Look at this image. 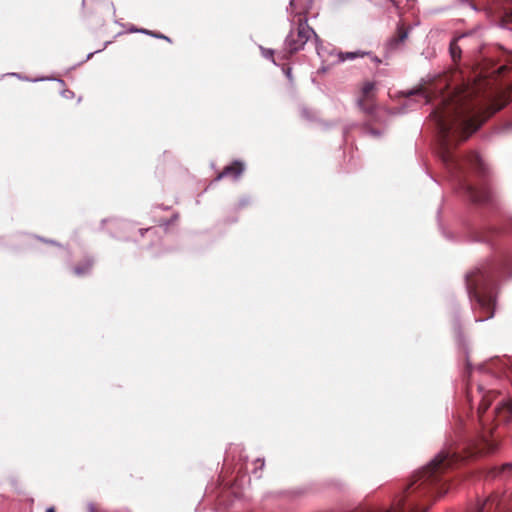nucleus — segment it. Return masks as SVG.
I'll return each mask as SVG.
<instances>
[{
    "instance_id": "obj_10",
    "label": "nucleus",
    "mask_w": 512,
    "mask_h": 512,
    "mask_svg": "<svg viewBox=\"0 0 512 512\" xmlns=\"http://www.w3.org/2000/svg\"><path fill=\"white\" fill-rule=\"evenodd\" d=\"M467 192L469 194L470 199L479 204H485L492 201V192L489 188H473L471 186L467 187Z\"/></svg>"
},
{
    "instance_id": "obj_26",
    "label": "nucleus",
    "mask_w": 512,
    "mask_h": 512,
    "mask_svg": "<svg viewBox=\"0 0 512 512\" xmlns=\"http://www.w3.org/2000/svg\"><path fill=\"white\" fill-rule=\"evenodd\" d=\"M506 17L509 21H512V8L506 12Z\"/></svg>"
},
{
    "instance_id": "obj_37",
    "label": "nucleus",
    "mask_w": 512,
    "mask_h": 512,
    "mask_svg": "<svg viewBox=\"0 0 512 512\" xmlns=\"http://www.w3.org/2000/svg\"><path fill=\"white\" fill-rule=\"evenodd\" d=\"M472 9H476V7L473 4H469Z\"/></svg>"
},
{
    "instance_id": "obj_38",
    "label": "nucleus",
    "mask_w": 512,
    "mask_h": 512,
    "mask_svg": "<svg viewBox=\"0 0 512 512\" xmlns=\"http://www.w3.org/2000/svg\"><path fill=\"white\" fill-rule=\"evenodd\" d=\"M389 1L392 2L395 5V1L394 0H389Z\"/></svg>"
},
{
    "instance_id": "obj_33",
    "label": "nucleus",
    "mask_w": 512,
    "mask_h": 512,
    "mask_svg": "<svg viewBox=\"0 0 512 512\" xmlns=\"http://www.w3.org/2000/svg\"><path fill=\"white\" fill-rule=\"evenodd\" d=\"M294 2H295V0H290V3H289V4H290V6H291V7H293V6H294Z\"/></svg>"
},
{
    "instance_id": "obj_22",
    "label": "nucleus",
    "mask_w": 512,
    "mask_h": 512,
    "mask_svg": "<svg viewBox=\"0 0 512 512\" xmlns=\"http://www.w3.org/2000/svg\"><path fill=\"white\" fill-rule=\"evenodd\" d=\"M255 464H256V465H259V466H256L255 470L253 471V473H254V474H256V470H257V468L262 469V468L264 467V460H262V459H257V460L255 461Z\"/></svg>"
},
{
    "instance_id": "obj_20",
    "label": "nucleus",
    "mask_w": 512,
    "mask_h": 512,
    "mask_svg": "<svg viewBox=\"0 0 512 512\" xmlns=\"http://www.w3.org/2000/svg\"><path fill=\"white\" fill-rule=\"evenodd\" d=\"M483 442L487 448L488 451H492L494 449V447L492 446V444L489 442V440L487 439V435H483Z\"/></svg>"
},
{
    "instance_id": "obj_34",
    "label": "nucleus",
    "mask_w": 512,
    "mask_h": 512,
    "mask_svg": "<svg viewBox=\"0 0 512 512\" xmlns=\"http://www.w3.org/2000/svg\"><path fill=\"white\" fill-rule=\"evenodd\" d=\"M484 449H485V448H479L477 452H478V453H482V452H484Z\"/></svg>"
},
{
    "instance_id": "obj_36",
    "label": "nucleus",
    "mask_w": 512,
    "mask_h": 512,
    "mask_svg": "<svg viewBox=\"0 0 512 512\" xmlns=\"http://www.w3.org/2000/svg\"><path fill=\"white\" fill-rule=\"evenodd\" d=\"M462 3H468V0H459Z\"/></svg>"
},
{
    "instance_id": "obj_15",
    "label": "nucleus",
    "mask_w": 512,
    "mask_h": 512,
    "mask_svg": "<svg viewBox=\"0 0 512 512\" xmlns=\"http://www.w3.org/2000/svg\"><path fill=\"white\" fill-rule=\"evenodd\" d=\"M93 265V261L88 259L82 265L76 266L74 268V273L78 276L85 275L90 272Z\"/></svg>"
},
{
    "instance_id": "obj_31",
    "label": "nucleus",
    "mask_w": 512,
    "mask_h": 512,
    "mask_svg": "<svg viewBox=\"0 0 512 512\" xmlns=\"http://www.w3.org/2000/svg\"><path fill=\"white\" fill-rule=\"evenodd\" d=\"M69 94H72V91H66V92H64V96H65V97H68V96H69Z\"/></svg>"
},
{
    "instance_id": "obj_9",
    "label": "nucleus",
    "mask_w": 512,
    "mask_h": 512,
    "mask_svg": "<svg viewBox=\"0 0 512 512\" xmlns=\"http://www.w3.org/2000/svg\"><path fill=\"white\" fill-rule=\"evenodd\" d=\"M498 422H508L512 419V401L502 399L494 410Z\"/></svg>"
},
{
    "instance_id": "obj_3",
    "label": "nucleus",
    "mask_w": 512,
    "mask_h": 512,
    "mask_svg": "<svg viewBox=\"0 0 512 512\" xmlns=\"http://www.w3.org/2000/svg\"><path fill=\"white\" fill-rule=\"evenodd\" d=\"M460 457L451 450L440 451L425 467L416 475L414 481L408 488L411 492L425 491L443 496L447 493L446 481L442 474L456 464Z\"/></svg>"
},
{
    "instance_id": "obj_29",
    "label": "nucleus",
    "mask_w": 512,
    "mask_h": 512,
    "mask_svg": "<svg viewBox=\"0 0 512 512\" xmlns=\"http://www.w3.org/2000/svg\"><path fill=\"white\" fill-rule=\"evenodd\" d=\"M45 512H55L54 507H48Z\"/></svg>"
},
{
    "instance_id": "obj_28",
    "label": "nucleus",
    "mask_w": 512,
    "mask_h": 512,
    "mask_svg": "<svg viewBox=\"0 0 512 512\" xmlns=\"http://www.w3.org/2000/svg\"><path fill=\"white\" fill-rule=\"evenodd\" d=\"M286 75H287V77H288L289 79H291V69H290V68H289V69H287V71H286Z\"/></svg>"
},
{
    "instance_id": "obj_25",
    "label": "nucleus",
    "mask_w": 512,
    "mask_h": 512,
    "mask_svg": "<svg viewBox=\"0 0 512 512\" xmlns=\"http://www.w3.org/2000/svg\"><path fill=\"white\" fill-rule=\"evenodd\" d=\"M152 36H153V37H156V38L165 39V40H167V41H170V39H169L167 36L162 35V34H157V33H154V32H153Z\"/></svg>"
},
{
    "instance_id": "obj_32",
    "label": "nucleus",
    "mask_w": 512,
    "mask_h": 512,
    "mask_svg": "<svg viewBox=\"0 0 512 512\" xmlns=\"http://www.w3.org/2000/svg\"><path fill=\"white\" fill-rule=\"evenodd\" d=\"M93 54H94L93 52L89 53V54L87 55L86 59H87V60H88V59H90V58L93 56Z\"/></svg>"
},
{
    "instance_id": "obj_14",
    "label": "nucleus",
    "mask_w": 512,
    "mask_h": 512,
    "mask_svg": "<svg viewBox=\"0 0 512 512\" xmlns=\"http://www.w3.org/2000/svg\"><path fill=\"white\" fill-rule=\"evenodd\" d=\"M406 95L408 97H410V96L420 97L422 100V104H429V102H430V97H429L428 93L422 87L409 90L406 92Z\"/></svg>"
},
{
    "instance_id": "obj_17",
    "label": "nucleus",
    "mask_w": 512,
    "mask_h": 512,
    "mask_svg": "<svg viewBox=\"0 0 512 512\" xmlns=\"http://www.w3.org/2000/svg\"><path fill=\"white\" fill-rule=\"evenodd\" d=\"M512 69V55L507 60L506 64L500 65L497 67L494 72H497L498 74L504 73L506 70ZM493 74V71L487 72V75Z\"/></svg>"
},
{
    "instance_id": "obj_35",
    "label": "nucleus",
    "mask_w": 512,
    "mask_h": 512,
    "mask_svg": "<svg viewBox=\"0 0 512 512\" xmlns=\"http://www.w3.org/2000/svg\"><path fill=\"white\" fill-rule=\"evenodd\" d=\"M153 230L148 228V229H145V232H152Z\"/></svg>"
},
{
    "instance_id": "obj_24",
    "label": "nucleus",
    "mask_w": 512,
    "mask_h": 512,
    "mask_svg": "<svg viewBox=\"0 0 512 512\" xmlns=\"http://www.w3.org/2000/svg\"><path fill=\"white\" fill-rule=\"evenodd\" d=\"M367 134L371 135V136H379L380 135V132L378 130H375V129H368L367 130Z\"/></svg>"
},
{
    "instance_id": "obj_19",
    "label": "nucleus",
    "mask_w": 512,
    "mask_h": 512,
    "mask_svg": "<svg viewBox=\"0 0 512 512\" xmlns=\"http://www.w3.org/2000/svg\"><path fill=\"white\" fill-rule=\"evenodd\" d=\"M261 48V51H262V55L266 58V59H269L271 60L274 64H275V60H274V50L273 49H268V48H263V47H260Z\"/></svg>"
},
{
    "instance_id": "obj_13",
    "label": "nucleus",
    "mask_w": 512,
    "mask_h": 512,
    "mask_svg": "<svg viewBox=\"0 0 512 512\" xmlns=\"http://www.w3.org/2000/svg\"><path fill=\"white\" fill-rule=\"evenodd\" d=\"M467 162L475 169H478L481 172H485V164L481 156L476 153L472 152L467 156Z\"/></svg>"
},
{
    "instance_id": "obj_2",
    "label": "nucleus",
    "mask_w": 512,
    "mask_h": 512,
    "mask_svg": "<svg viewBox=\"0 0 512 512\" xmlns=\"http://www.w3.org/2000/svg\"><path fill=\"white\" fill-rule=\"evenodd\" d=\"M508 265L510 263H485L466 274V289L473 310L487 312V316H476V322H483L494 316L495 277L499 273H504Z\"/></svg>"
},
{
    "instance_id": "obj_7",
    "label": "nucleus",
    "mask_w": 512,
    "mask_h": 512,
    "mask_svg": "<svg viewBox=\"0 0 512 512\" xmlns=\"http://www.w3.org/2000/svg\"><path fill=\"white\" fill-rule=\"evenodd\" d=\"M410 33V28L406 29L403 24L397 25V34L388 39L386 43V51L392 53L400 48Z\"/></svg>"
},
{
    "instance_id": "obj_12",
    "label": "nucleus",
    "mask_w": 512,
    "mask_h": 512,
    "mask_svg": "<svg viewBox=\"0 0 512 512\" xmlns=\"http://www.w3.org/2000/svg\"><path fill=\"white\" fill-rule=\"evenodd\" d=\"M243 171L244 165L241 162L236 161L233 165L225 167L216 179L219 180L227 176H232L234 179H238Z\"/></svg>"
},
{
    "instance_id": "obj_27",
    "label": "nucleus",
    "mask_w": 512,
    "mask_h": 512,
    "mask_svg": "<svg viewBox=\"0 0 512 512\" xmlns=\"http://www.w3.org/2000/svg\"><path fill=\"white\" fill-rule=\"evenodd\" d=\"M88 509H89V512H97L95 506L91 503L88 505Z\"/></svg>"
},
{
    "instance_id": "obj_1",
    "label": "nucleus",
    "mask_w": 512,
    "mask_h": 512,
    "mask_svg": "<svg viewBox=\"0 0 512 512\" xmlns=\"http://www.w3.org/2000/svg\"><path fill=\"white\" fill-rule=\"evenodd\" d=\"M439 134V155L444 165L455 173L461 167V160L454 154L457 141L467 139L477 131L480 123L471 110L455 104L443 109H435L430 114Z\"/></svg>"
},
{
    "instance_id": "obj_21",
    "label": "nucleus",
    "mask_w": 512,
    "mask_h": 512,
    "mask_svg": "<svg viewBox=\"0 0 512 512\" xmlns=\"http://www.w3.org/2000/svg\"><path fill=\"white\" fill-rule=\"evenodd\" d=\"M358 105H359V107H360L361 109H363L365 112H367V113H372V108H366V107L364 106V103H363V100H362V99H360V100L358 101Z\"/></svg>"
},
{
    "instance_id": "obj_11",
    "label": "nucleus",
    "mask_w": 512,
    "mask_h": 512,
    "mask_svg": "<svg viewBox=\"0 0 512 512\" xmlns=\"http://www.w3.org/2000/svg\"><path fill=\"white\" fill-rule=\"evenodd\" d=\"M475 36V33H466L458 36L457 38L453 39L450 43L449 51L451 54V57L454 61H457L461 58L462 53V46L459 45V41H464L466 39H473Z\"/></svg>"
},
{
    "instance_id": "obj_6",
    "label": "nucleus",
    "mask_w": 512,
    "mask_h": 512,
    "mask_svg": "<svg viewBox=\"0 0 512 512\" xmlns=\"http://www.w3.org/2000/svg\"><path fill=\"white\" fill-rule=\"evenodd\" d=\"M367 512H427V508L420 509L415 500L408 497L407 500L400 499L392 509H374Z\"/></svg>"
},
{
    "instance_id": "obj_4",
    "label": "nucleus",
    "mask_w": 512,
    "mask_h": 512,
    "mask_svg": "<svg viewBox=\"0 0 512 512\" xmlns=\"http://www.w3.org/2000/svg\"><path fill=\"white\" fill-rule=\"evenodd\" d=\"M311 36L315 37L316 42L319 41L317 34L307 24V20L300 19L296 31L291 30L284 40L282 50L284 53L283 58H288L292 54L302 50Z\"/></svg>"
},
{
    "instance_id": "obj_16",
    "label": "nucleus",
    "mask_w": 512,
    "mask_h": 512,
    "mask_svg": "<svg viewBox=\"0 0 512 512\" xmlns=\"http://www.w3.org/2000/svg\"><path fill=\"white\" fill-rule=\"evenodd\" d=\"M512 69V55L507 60L506 64L500 65L497 67L494 72H497L498 74L504 73L506 70ZM493 74V71L487 72V75Z\"/></svg>"
},
{
    "instance_id": "obj_30",
    "label": "nucleus",
    "mask_w": 512,
    "mask_h": 512,
    "mask_svg": "<svg viewBox=\"0 0 512 512\" xmlns=\"http://www.w3.org/2000/svg\"><path fill=\"white\" fill-rule=\"evenodd\" d=\"M69 94H72V91H66V92H64V96H65V97H68V96H69Z\"/></svg>"
},
{
    "instance_id": "obj_18",
    "label": "nucleus",
    "mask_w": 512,
    "mask_h": 512,
    "mask_svg": "<svg viewBox=\"0 0 512 512\" xmlns=\"http://www.w3.org/2000/svg\"><path fill=\"white\" fill-rule=\"evenodd\" d=\"M375 84L373 82H366L362 87L364 97L369 98V94L374 90Z\"/></svg>"
},
{
    "instance_id": "obj_5",
    "label": "nucleus",
    "mask_w": 512,
    "mask_h": 512,
    "mask_svg": "<svg viewBox=\"0 0 512 512\" xmlns=\"http://www.w3.org/2000/svg\"><path fill=\"white\" fill-rule=\"evenodd\" d=\"M317 54L320 58L323 59V62L328 61V57H332L333 59L330 61V64H339L342 62H345L347 60H353L357 57H363L365 55L364 52H338L334 54L332 51H328L327 49H324L320 47L318 44L316 46Z\"/></svg>"
},
{
    "instance_id": "obj_8",
    "label": "nucleus",
    "mask_w": 512,
    "mask_h": 512,
    "mask_svg": "<svg viewBox=\"0 0 512 512\" xmlns=\"http://www.w3.org/2000/svg\"><path fill=\"white\" fill-rule=\"evenodd\" d=\"M479 391L482 394V400L478 408V414H479V420L481 422V425L483 426V429L485 430V433H491L492 429L487 427V419L484 418L483 413L489 408L491 401L490 397L493 394L492 391L484 392L483 387L479 386Z\"/></svg>"
},
{
    "instance_id": "obj_23",
    "label": "nucleus",
    "mask_w": 512,
    "mask_h": 512,
    "mask_svg": "<svg viewBox=\"0 0 512 512\" xmlns=\"http://www.w3.org/2000/svg\"><path fill=\"white\" fill-rule=\"evenodd\" d=\"M131 31L140 32V33L148 34V35H151V36L153 34L152 31H149V30H146V29H131Z\"/></svg>"
}]
</instances>
